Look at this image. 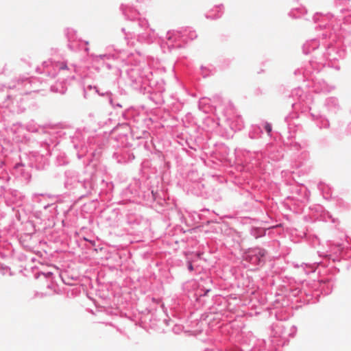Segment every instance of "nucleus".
<instances>
[{
    "mask_svg": "<svg viewBox=\"0 0 351 351\" xmlns=\"http://www.w3.org/2000/svg\"><path fill=\"white\" fill-rule=\"evenodd\" d=\"M250 261L253 264H258L261 261V258L258 255H254L250 257Z\"/></svg>",
    "mask_w": 351,
    "mask_h": 351,
    "instance_id": "f257e3e1",
    "label": "nucleus"
},
{
    "mask_svg": "<svg viewBox=\"0 0 351 351\" xmlns=\"http://www.w3.org/2000/svg\"><path fill=\"white\" fill-rule=\"evenodd\" d=\"M265 130L266 132H267L268 134L272 131V128L271 127V125L268 123H265Z\"/></svg>",
    "mask_w": 351,
    "mask_h": 351,
    "instance_id": "f03ea898",
    "label": "nucleus"
},
{
    "mask_svg": "<svg viewBox=\"0 0 351 351\" xmlns=\"http://www.w3.org/2000/svg\"><path fill=\"white\" fill-rule=\"evenodd\" d=\"M189 270H190V271H193V265H192L191 263H189Z\"/></svg>",
    "mask_w": 351,
    "mask_h": 351,
    "instance_id": "7ed1b4c3",
    "label": "nucleus"
},
{
    "mask_svg": "<svg viewBox=\"0 0 351 351\" xmlns=\"http://www.w3.org/2000/svg\"><path fill=\"white\" fill-rule=\"evenodd\" d=\"M259 255H260V256H261V257H262V256H264V252H259Z\"/></svg>",
    "mask_w": 351,
    "mask_h": 351,
    "instance_id": "20e7f679",
    "label": "nucleus"
},
{
    "mask_svg": "<svg viewBox=\"0 0 351 351\" xmlns=\"http://www.w3.org/2000/svg\"><path fill=\"white\" fill-rule=\"evenodd\" d=\"M208 292H209V289H207L206 292H205V293H204V295H206L207 293H208Z\"/></svg>",
    "mask_w": 351,
    "mask_h": 351,
    "instance_id": "39448f33",
    "label": "nucleus"
}]
</instances>
